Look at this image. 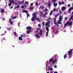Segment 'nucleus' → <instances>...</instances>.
Returning <instances> with one entry per match:
<instances>
[{
    "instance_id": "nucleus-1",
    "label": "nucleus",
    "mask_w": 73,
    "mask_h": 73,
    "mask_svg": "<svg viewBox=\"0 0 73 73\" xmlns=\"http://www.w3.org/2000/svg\"><path fill=\"white\" fill-rule=\"evenodd\" d=\"M9 2L10 3L8 4L9 7H11V6L12 5V3H14V4L16 5H17V3H16L15 2V1L14 0H11L9 1Z\"/></svg>"
},
{
    "instance_id": "nucleus-2",
    "label": "nucleus",
    "mask_w": 73,
    "mask_h": 73,
    "mask_svg": "<svg viewBox=\"0 0 73 73\" xmlns=\"http://www.w3.org/2000/svg\"><path fill=\"white\" fill-rule=\"evenodd\" d=\"M50 19H52V18L50 17H49L48 18V19H47L46 21H48V20H49V21H48L47 23H46V24H45L46 27H50V26L49 25L50 23Z\"/></svg>"
},
{
    "instance_id": "nucleus-3",
    "label": "nucleus",
    "mask_w": 73,
    "mask_h": 73,
    "mask_svg": "<svg viewBox=\"0 0 73 73\" xmlns=\"http://www.w3.org/2000/svg\"><path fill=\"white\" fill-rule=\"evenodd\" d=\"M72 22H70L69 21H67L66 23L64 25V28H66V26H67V25L68 24L70 26H71V25H72Z\"/></svg>"
},
{
    "instance_id": "nucleus-4",
    "label": "nucleus",
    "mask_w": 73,
    "mask_h": 73,
    "mask_svg": "<svg viewBox=\"0 0 73 73\" xmlns=\"http://www.w3.org/2000/svg\"><path fill=\"white\" fill-rule=\"evenodd\" d=\"M46 29L47 32L46 33V37H48V34L49 33V27H47L46 28Z\"/></svg>"
},
{
    "instance_id": "nucleus-5",
    "label": "nucleus",
    "mask_w": 73,
    "mask_h": 73,
    "mask_svg": "<svg viewBox=\"0 0 73 73\" xmlns=\"http://www.w3.org/2000/svg\"><path fill=\"white\" fill-rule=\"evenodd\" d=\"M58 16H57V15H55L54 16V17H55L54 19V24H55V25H56V24H57V22H56V18Z\"/></svg>"
},
{
    "instance_id": "nucleus-6",
    "label": "nucleus",
    "mask_w": 73,
    "mask_h": 73,
    "mask_svg": "<svg viewBox=\"0 0 73 73\" xmlns=\"http://www.w3.org/2000/svg\"><path fill=\"white\" fill-rule=\"evenodd\" d=\"M56 55H54L53 56V58H55V59L54 61H52V64H54V63L56 62V60H57V59L56 58Z\"/></svg>"
},
{
    "instance_id": "nucleus-7",
    "label": "nucleus",
    "mask_w": 73,
    "mask_h": 73,
    "mask_svg": "<svg viewBox=\"0 0 73 73\" xmlns=\"http://www.w3.org/2000/svg\"><path fill=\"white\" fill-rule=\"evenodd\" d=\"M72 50H73L71 49L68 52V55L69 56H70L71 55V54H72Z\"/></svg>"
},
{
    "instance_id": "nucleus-8",
    "label": "nucleus",
    "mask_w": 73,
    "mask_h": 73,
    "mask_svg": "<svg viewBox=\"0 0 73 73\" xmlns=\"http://www.w3.org/2000/svg\"><path fill=\"white\" fill-rule=\"evenodd\" d=\"M33 16L35 17V19L37 17V14L36 13H33Z\"/></svg>"
},
{
    "instance_id": "nucleus-9",
    "label": "nucleus",
    "mask_w": 73,
    "mask_h": 73,
    "mask_svg": "<svg viewBox=\"0 0 73 73\" xmlns=\"http://www.w3.org/2000/svg\"><path fill=\"white\" fill-rule=\"evenodd\" d=\"M24 1L23 0L21 2V1H19L17 2L18 3H19V4L21 5V4H24Z\"/></svg>"
},
{
    "instance_id": "nucleus-10",
    "label": "nucleus",
    "mask_w": 73,
    "mask_h": 73,
    "mask_svg": "<svg viewBox=\"0 0 73 73\" xmlns=\"http://www.w3.org/2000/svg\"><path fill=\"white\" fill-rule=\"evenodd\" d=\"M47 5L48 6V7L50 8V7H51V3H50V1H49L47 3Z\"/></svg>"
},
{
    "instance_id": "nucleus-11",
    "label": "nucleus",
    "mask_w": 73,
    "mask_h": 73,
    "mask_svg": "<svg viewBox=\"0 0 73 73\" xmlns=\"http://www.w3.org/2000/svg\"><path fill=\"white\" fill-rule=\"evenodd\" d=\"M62 19H63L62 16L61 15H60L59 21H62Z\"/></svg>"
},
{
    "instance_id": "nucleus-12",
    "label": "nucleus",
    "mask_w": 73,
    "mask_h": 73,
    "mask_svg": "<svg viewBox=\"0 0 73 73\" xmlns=\"http://www.w3.org/2000/svg\"><path fill=\"white\" fill-rule=\"evenodd\" d=\"M23 37V35H21V37H19V39L20 41H22L23 40V38H22Z\"/></svg>"
},
{
    "instance_id": "nucleus-13",
    "label": "nucleus",
    "mask_w": 73,
    "mask_h": 73,
    "mask_svg": "<svg viewBox=\"0 0 73 73\" xmlns=\"http://www.w3.org/2000/svg\"><path fill=\"white\" fill-rule=\"evenodd\" d=\"M35 37H36V38H40V36L39 35H38V34H35Z\"/></svg>"
},
{
    "instance_id": "nucleus-14",
    "label": "nucleus",
    "mask_w": 73,
    "mask_h": 73,
    "mask_svg": "<svg viewBox=\"0 0 73 73\" xmlns=\"http://www.w3.org/2000/svg\"><path fill=\"white\" fill-rule=\"evenodd\" d=\"M38 34L39 35H42V30L40 29Z\"/></svg>"
},
{
    "instance_id": "nucleus-15",
    "label": "nucleus",
    "mask_w": 73,
    "mask_h": 73,
    "mask_svg": "<svg viewBox=\"0 0 73 73\" xmlns=\"http://www.w3.org/2000/svg\"><path fill=\"white\" fill-rule=\"evenodd\" d=\"M9 21L10 22V25H12L13 24V21H11V19H9Z\"/></svg>"
},
{
    "instance_id": "nucleus-16",
    "label": "nucleus",
    "mask_w": 73,
    "mask_h": 73,
    "mask_svg": "<svg viewBox=\"0 0 73 73\" xmlns=\"http://www.w3.org/2000/svg\"><path fill=\"white\" fill-rule=\"evenodd\" d=\"M44 8L45 7H44V6H40L39 9H44Z\"/></svg>"
},
{
    "instance_id": "nucleus-17",
    "label": "nucleus",
    "mask_w": 73,
    "mask_h": 73,
    "mask_svg": "<svg viewBox=\"0 0 73 73\" xmlns=\"http://www.w3.org/2000/svg\"><path fill=\"white\" fill-rule=\"evenodd\" d=\"M66 9V8L65 6H64L62 7L61 10L62 11H65V10Z\"/></svg>"
},
{
    "instance_id": "nucleus-18",
    "label": "nucleus",
    "mask_w": 73,
    "mask_h": 73,
    "mask_svg": "<svg viewBox=\"0 0 73 73\" xmlns=\"http://www.w3.org/2000/svg\"><path fill=\"white\" fill-rule=\"evenodd\" d=\"M26 29L27 30H30V29H32V27H28L26 28Z\"/></svg>"
},
{
    "instance_id": "nucleus-19",
    "label": "nucleus",
    "mask_w": 73,
    "mask_h": 73,
    "mask_svg": "<svg viewBox=\"0 0 73 73\" xmlns=\"http://www.w3.org/2000/svg\"><path fill=\"white\" fill-rule=\"evenodd\" d=\"M23 12H25V13H28V11L27 10H23Z\"/></svg>"
},
{
    "instance_id": "nucleus-20",
    "label": "nucleus",
    "mask_w": 73,
    "mask_h": 73,
    "mask_svg": "<svg viewBox=\"0 0 73 73\" xmlns=\"http://www.w3.org/2000/svg\"><path fill=\"white\" fill-rule=\"evenodd\" d=\"M36 29V33H38V31L40 30V29L39 28H37Z\"/></svg>"
},
{
    "instance_id": "nucleus-21",
    "label": "nucleus",
    "mask_w": 73,
    "mask_h": 73,
    "mask_svg": "<svg viewBox=\"0 0 73 73\" xmlns=\"http://www.w3.org/2000/svg\"><path fill=\"white\" fill-rule=\"evenodd\" d=\"M17 8H20V6L17 5L14 7L15 9H16Z\"/></svg>"
},
{
    "instance_id": "nucleus-22",
    "label": "nucleus",
    "mask_w": 73,
    "mask_h": 73,
    "mask_svg": "<svg viewBox=\"0 0 73 73\" xmlns=\"http://www.w3.org/2000/svg\"><path fill=\"white\" fill-rule=\"evenodd\" d=\"M60 21H59V20L58 21H57V23L58 24H61L62 23H61V22H60Z\"/></svg>"
},
{
    "instance_id": "nucleus-23",
    "label": "nucleus",
    "mask_w": 73,
    "mask_h": 73,
    "mask_svg": "<svg viewBox=\"0 0 73 73\" xmlns=\"http://www.w3.org/2000/svg\"><path fill=\"white\" fill-rule=\"evenodd\" d=\"M35 19L36 20H37L39 22H40V19L36 17V18H35Z\"/></svg>"
},
{
    "instance_id": "nucleus-24",
    "label": "nucleus",
    "mask_w": 73,
    "mask_h": 73,
    "mask_svg": "<svg viewBox=\"0 0 73 73\" xmlns=\"http://www.w3.org/2000/svg\"><path fill=\"white\" fill-rule=\"evenodd\" d=\"M31 31L30 30H29L27 31V34H29V33H31Z\"/></svg>"
},
{
    "instance_id": "nucleus-25",
    "label": "nucleus",
    "mask_w": 73,
    "mask_h": 73,
    "mask_svg": "<svg viewBox=\"0 0 73 73\" xmlns=\"http://www.w3.org/2000/svg\"><path fill=\"white\" fill-rule=\"evenodd\" d=\"M31 20L32 21H34L35 20V19L34 17H33L32 18Z\"/></svg>"
},
{
    "instance_id": "nucleus-26",
    "label": "nucleus",
    "mask_w": 73,
    "mask_h": 73,
    "mask_svg": "<svg viewBox=\"0 0 73 73\" xmlns=\"http://www.w3.org/2000/svg\"><path fill=\"white\" fill-rule=\"evenodd\" d=\"M53 58H51L49 59V61L50 62H53Z\"/></svg>"
},
{
    "instance_id": "nucleus-27",
    "label": "nucleus",
    "mask_w": 73,
    "mask_h": 73,
    "mask_svg": "<svg viewBox=\"0 0 73 73\" xmlns=\"http://www.w3.org/2000/svg\"><path fill=\"white\" fill-rule=\"evenodd\" d=\"M73 17L72 16H71L70 17V18L69 19V21H71V20H72V18H73Z\"/></svg>"
},
{
    "instance_id": "nucleus-28",
    "label": "nucleus",
    "mask_w": 73,
    "mask_h": 73,
    "mask_svg": "<svg viewBox=\"0 0 73 73\" xmlns=\"http://www.w3.org/2000/svg\"><path fill=\"white\" fill-rule=\"evenodd\" d=\"M34 9V7H30L29 8L30 10H32Z\"/></svg>"
},
{
    "instance_id": "nucleus-29",
    "label": "nucleus",
    "mask_w": 73,
    "mask_h": 73,
    "mask_svg": "<svg viewBox=\"0 0 73 73\" xmlns=\"http://www.w3.org/2000/svg\"><path fill=\"white\" fill-rule=\"evenodd\" d=\"M14 33L15 36H17V37L18 36V35L16 33V32H15Z\"/></svg>"
},
{
    "instance_id": "nucleus-30",
    "label": "nucleus",
    "mask_w": 73,
    "mask_h": 73,
    "mask_svg": "<svg viewBox=\"0 0 73 73\" xmlns=\"http://www.w3.org/2000/svg\"><path fill=\"white\" fill-rule=\"evenodd\" d=\"M66 58H67V55L65 54L64 56V58L65 59Z\"/></svg>"
},
{
    "instance_id": "nucleus-31",
    "label": "nucleus",
    "mask_w": 73,
    "mask_h": 73,
    "mask_svg": "<svg viewBox=\"0 0 73 73\" xmlns=\"http://www.w3.org/2000/svg\"><path fill=\"white\" fill-rule=\"evenodd\" d=\"M54 5L55 7H56L57 5V3H54Z\"/></svg>"
},
{
    "instance_id": "nucleus-32",
    "label": "nucleus",
    "mask_w": 73,
    "mask_h": 73,
    "mask_svg": "<svg viewBox=\"0 0 73 73\" xmlns=\"http://www.w3.org/2000/svg\"><path fill=\"white\" fill-rule=\"evenodd\" d=\"M70 11H72V10H73V7H70L69 9Z\"/></svg>"
},
{
    "instance_id": "nucleus-33",
    "label": "nucleus",
    "mask_w": 73,
    "mask_h": 73,
    "mask_svg": "<svg viewBox=\"0 0 73 73\" xmlns=\"http://www.w3.org/2000/svg\"><path fill=\"white\" fill-rule=\"evenodd\" d=\"M52 13H53V11H51V12L50 13V15H52Z\"/></svg>"
},
{
    "instance_id": "nucleus-34",
    "label": "nucleus",
    "mask_w": 73,
    "mask_h": 73,
    "mask_svg": "<svg viewBox=\"0 0 73 73\" xmlns=\"http://www.w3.org/2000/svg\"><path fill=\"white\" fill-rule=\"evenodd\" d=\"M48 69L50 70H53L52 68H48Z\"/></svg>"
},
{
    "instance_id": "nucleus-35",
    "label": "nucleus",
    "mask_w": 73,
    "mask_h": 73,
    "mask_svg": "<svg viewBox=\"0 0 73 73\" xmlns=\"http://www.w3.org/2000/svg\"><path fill=\"white\" fill-rule=\"evenodd\" d=\"M41 15L43 16V17H46V15L44 14L43 15Z\"/></svg>"
},
{
    "instance_id": "nucleus-36",
    "label": "nucleus",
    "mask_w": 73,
    "mask_h": 73,
    "mask_svg": "<svg viewBox=\"0 0 73 73\" xmlns=\"http://www.w3.org/2000/svg\"><path fill=\"white\" fill-rule=\"evenodd\" d=\"M17 18V17L16 16H15V17H13V19H16Z\"/></svg>"
},
{
    "instance_id": "nucleus-37",
    "label": "nucleus",
    "mask_w": 73,
    "mask_h": 73,
    "mask_svg": "<svg viewBox=\"0 0 73 73\" xmlns=\"http://www.w3.org/2000/svg\"><path fill=\"white\" fill-rule=\"evenodd\" d=\"M26 36H27V35H26V34H24L23 35V37L24 38V37Z\"/></svg>"
},
{
    "instance_id": "nucleus-38",
    "label": "nucleus",
    "mask_w": 73,
    "mask_h": 73,
    "mask_svg": "<svg viewBox=\"0 0 73 73\" xmlns=\"http://www.w3.org/2000/svg\"><path fill=\"white\" fill-rule=\"evenodd\" d=\"M28 17H30V15H29V14L27 13V17L28 18Z\"/></svg>"
},
{
    "instance_id": "nucleus-39",
    "label": "nucleus",
    "mask_w": 73,
    "mask_h": 73,
    "mask_svg": "<svg viewBox=\"0 0 73 73\" xmlns=\"http://www.w3.org/2000/svg\"><path fill=\"white\" fill-rule=\"evenodd\" d=\"M33 5V3H32L30 4V7H32V6Z\"/></svg>"
},
{
    "instance_id": "nucleus-40",
    "label": "nucleus",
    "mask_w": 73,
    "mask_h": 73,
    "mask_svg": "<svg viewBox=\"0 0 73 73\" xmlns=\"http://www.w3.org/2000/svg\"><path fill=\"white\" fill-rule=\"evenodd\" d=\"M53 11H58V10H57V9H55V8H54L53 9Z\"/></svg>"
},
{
    "instance_id": "nucleus-41",
    "label": "nucleus",
    "mask_w": 73,
    "mask_h": 73,
    "mask_svg": "<svg viewBox=\"0 0 73 73\" xmlns=\"http://www.w3.org/2000/svg\"><path fill=\"white\" fill-rule=\"evenodd\" d=\"M47 11H48V10L47 9H45V11L47 12Z\"/></svg>"
},
{
    "instance_id": "nucleus-42",
    "label": "nucleus",
    "mask_w": 73,
    "mask_h": 73,
    "mask_svg": "<svg viewBox=\"0 0 73 73\" xmlns=\"http://www.w3.org/2000/svg\"><path fill=\"white\" fill-rule=\"evenodd\" d=\"M1 12H2V13H3L4 12V9H2L1 10Z\"/></svg>"
},
{
    "instance_id": "nucleus-43",
    "label": "nucleus",
    "mask_w": 73,
    "mask_h": 73,
    "mask_svg": "<svg viewBox=\"0 0 73 73\" xmlns=\"http://www.w3.org/2000/svg\"><path fill=\"white\" fill-rule=\"evenodd\" d=\"M59 5H62V3H61V2H59Z\"/></svg>"
},
{
    "instance_id": "nucleus-44",
    "label": "nucleus",
    "mask_w": 73,
    "mask_h": 73,
    "mask_svg": "<svg viewBox=\"0 0 73 73\" xmlns=\"http://www.w3.org/2000/svg\"><path fill=\"white\" fill-rule=\"evenodd\" d=\"M23 6H24V8H25L26 7V4H24Z\"/></svg>"
},
{
    "instance_id": "nucleus-45",
    "label": "nucleus",
    "mask_w": 73,
    "mask_h": 73,
    "mask_svg": "<svg viewBox=\"0 0 73 73\" xmlns=\"http://www.w3.org/2000/svg\"><path fill=\"white\" fill-rule=\"evenodd\" d=\"M28 3H29L27 1L25 2V3L27 4H28Z\"/></svg>"
},
{
    "instance_id": "nucleus-46",
    "label": "nucleus",
    "mask_w": 73,
    "mask_h": 73,
    "mask_svg": "<svg viewBox=\"0 0 73 73\" xmlns=\"http://www.w3.org/2000/svg\"><path fill=\"white\" fill-rule=\"evenodd\" d=\"M68 13H70V12H71V10H69V9H68Z\"/></svg>"
},
{
    "instance_id": "nucleus-47",
    "label": "nucleus",
    "mask_w": 73,
    "mask_h": 73,
    "mask_svg": "<svg viewBox=\"0 0 73 73\" xmlns=\"http://www.w3.org/2000/svg\"><path fill=\"white\" fill-rule=\"evenodd\" d=\"M21 8L22 9L24 8V7L22 5V6H21Z\"/></svg>"
},
{
    "instance_id": "nucleus-48",
    "label": "nucleus",
    "mask_w": 73,
    "mask_h": 73,
    "mask_svg": "<svg viewBox=\"0 0 73 73\" xmlns=\"http://www.w3.org/2000/svg\"><path fill=\"white\" fill-rule=\"evenodd\" d=\"M65 20H68V17H66L65 18Z\"/></svg>"
},
{
    "instance_id": "nucleus-49",
    "label": "nucleus",
    "mask_w": 73,
    "mask_h": 73,
    "mask_svg": "<svg viewBox=\"0 0 73 73\" xmlns=\"http://www.w3.org/2000/svg\"><path fill=\"white\" fill-rule=\"evenodd\" d=\"M62 4H65V2H62Z\"/></svg>"
},
{
    "instance_id": "nucleus-50",
    "label": "nucleus",
    "mask_w": 73,
    "mask_h": 73,
    "mask_svg": "<svg viewBox=\"0 0 73 73\" xmlns=\"http://www.w3.org/2000/svg\"><path fill=\"white\" fill-rule=\"evenodd\" d=\"M42 25H45V23H44V22H43V23H42Z\"/></svg>"
},
{
    "instance_id": "nucleus-51",
    "label": "nucleus",
    "mask_w": 73,
    "mask_h": 73,
    "mask_svg": "<svg viewBox=\"0 0 73 73\" xmlns=\"http://www.w3.org/2000/svg\"><path fill=\"white\" fill-rule=\"evenodd\" d=\"M7 29L8 30H9V31H11V29L10 28H7Z\"/></svg>"
},
{
    "instance_id": "nucleus-52",
    "label": "nucleus",
    "mask_w": 73,
    "mask_h": 73,
    "mask_svg": "<svg viewBox=\"0 0 73 73\" xmlns=\"http://www.w3.org/2000/svg\"><path fill=\"white\" fill-rule=\"evenodd\" d=\"M35 5H38V3H37V2H36L35 3Z\"/></svg>"
},
{
    "instance_id": "nucleus-53",
    "label": "nucleus",
    "mask_w": 73,
    "mask_h": 73,
    "mask_svg": "<svg viewBox=\"0 0 73 73\" xmlns=\"http://www.w3.org/2000/svg\"><path fill=\"white\" fill-rule=\"evenodd\" d=\"M57 0H53V2H56Z\"/></svg>"
},
{
    "instance_id": "nucleus-54",
    "label": "nucleus",
    "mask_w": 73,
    "mask_h": 73,
    "mask_svg": "<svg viewBox=\"0 0 73 73\" xmlns=\"http://www.w3.org/2000/svg\"><path fill=\"white\" fill-rule=\"evenodd\" d=\"M57 16H58L60 15V13H57Z\"/></svg>"
},
{
    "instance_id": "nucleus-55",
    "label": "nucleus",
    "mask_w": 73,
    "mask_h": 73,
    "mask_svg": "<svg viewBox=\"0 0 73 73\" xmlns=\"http://www.w3.org/2000/svg\"><path fill=\"white\" fill-rule=\"evenodd\" d=\"M54 67L55 68H57V66L56 65H55L54 66Z\"/></svg>"
},
{
    "instance_id": "nucleus-56",
    "label": "nucleus",
    "mask_w": 73,
    "mask_h": 73,
    "mask_svg": "<svg viewBox=\"0 0 73 73\" xmlns=\"http://www.w3.org/2000/svg\"><path fill=\"white\" fill-rule=\"evenodd\" d=\"M13 6H12L11 7H10V9H12V8H13Z\"/></svg>"
},
{
    "instance_id": "nucleus-57",
    "label": "nucleus",
    "mask_w": 73,
    "mask_h": 73,
    "mask_svg": "<svg viewBox=\"0 0 73 73\" xmlns=\"http://www.w3.org/2000/svg\"><path fill=\"white\" fill-rule=\"evenodd\" d=\"M68 6V7H70V4H69Z\"/></svg>"
},
{
    "instance_id": "nucleus-58",
    "label": "nucleus",
    "mask_w": 73,
    "mask_h": 73,
    "mask_svg": "<svg viewBox=\"0 0 73 73\" xmlns=\"http://www.w3.org/2000/svg\"><path fill=\"white\" fill-rule=\"evenodd\" d=\"M72 15H71V16H72V17H73V11L72 12Z\"/></svg>"
},
{
    "instance_id": "nucleus-59",
    "label": "nucleus",
    "mask_w": 73,
    "mask_h": 73,
    "mask_svg": "<svg viewBox=\"0 0 73 73\" xmlns=\"http://www.w3.org/2000/svg\"><path fill=\"white\" fill-rule=\"evenodd\" d=\"M41 26V25H40V24H39L38 25V27H40Z\"/></svg>"
},
{
    "instance_id": "nucleus-60",
    "label": "nucleus",
    "mask_w": 73,
    "mask_h": 73,
    "mask_svg": "<svg viewBox=\"0 0 73 73\" xmlns=\"http://www.w3.org/2000/svg\"><path fill=\"white\" fill-rule=\"evenodd\" d=\"M48 14V13H45L44 14L46 15H47Z\"/></svg>"
},
{
    "instance_id": "nucleus-61",
    "label": "nucleus",
    "mask_w": 73,
    "mask_h": 73,
    "mask_svg": "<svg viewBox=\"0 0 73 73\" xmlns=\"http://www.w3.org/2000/svg\"><path fill=\"white\" fill-rule=\"evenodd\" d=\"M59 13H61L62 12H61V10H60Z\"/></svg>"
},
{
    "instance_id": "nucleus-62",
    "label": "nucleus",
    "mask_w": 73,
    "mask_h": 73,
    "mask_svg": "<svg viewBox=\"0 0 73 73\" xmlns=\"http://www.w3.org/2000/svg\"><path fill=\"white\" fill-rule=\"evenodd\" d=\"M57 25V27H59V25H58V24L57 25V23H56V25Z\"/></svg>"
},
{
    "instance_id": "nucleus-63",
    "label": "nucleus",
    "mask_w": 73,
    "mask_h": 73,
    "mask_svg": "<svg viewBox=\"0 0 73 73\" xmlns=\"http://www.w3.org/2000/svg\"><path fill=\"white\" fill-rule=\"evenodd\" d=\"M3 35H5V34H2L1 35V36H3Z\"/></svg>"
},
{
    "instance_id": "nucleus-64",
    "label": "nucleus",
    "mask_w": 73,
    "mask_h": 73,
    "mask_svg": "<svg viewBox=\"0 0 73 73\" xmlns=\"http://www.w3.org/2000/svg\"><path fill=\"white\" fill-rule=\"evenodd\" d=\"M3 20H5V18H3Z\"/></svg>"
}]
</instances>
